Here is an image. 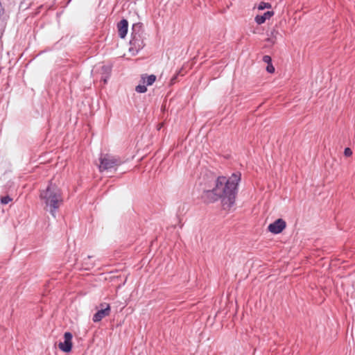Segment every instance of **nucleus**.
<instances>
[{
    "instance_id": "f257e3e1",
    "label": "nucleus",
    "mask_w": 355,
    "mask_h": 355,
    "mask_svg": "<svg viewBox=\"0 0 355 355\" xmlns=\"http://www.w3.org/2000/svg\"><path fill=\"white\" fill-rule=\"evenodd\" d=\"M240 180V173H232L229 178L219 176L215 181V187L202 193V200L206 203H211L221 199L223 209L230 210L235 203Z\"/></svg>"
},
{
    "instance_id": "f03ea898",
    "label": "nucleus",
    "mask_w": 355,
    "mask_h": 355,
    "mask_svg": "<svg viewBox=\"0 0 355 355\" xmlns=\"http://www.w3.org/2000/svg\"><path fill=\"white\" fill-rule=\"evenodd\" d=\"M40 198L45 204L46 209L55 218V212L63 203L61 189L51 182L45 190L40 192Z\"/></svg>"
},
{
    "instance_id": "7ed1b4c3",
    "label": "nucleus",
    "mask_w": 355,
    "mask_h": 355,
    "mask_svg": "<svg viewBox=\"0 0 355 355\" xmlns=\"http://www.w3.org/2000/svg\"><path fill=\"white\" fill-rule=\"evenodd\" d=\"M100 164L98 169L100 172L116 171L117 167L122 164L121 159L109 154H101L99 157Z\"/></svg>"
},
{
    "instance_id": "20e7f679",
    "label": "nucleus",
    "mask_w": 355,
    "mask_h": 355,
    "mask_svg": "<svg viewBox=\"0 0 355 355\" xmlns=\"http://www.w3.org/2000/svg\"><path fill=\"white\" fill-rule=\"evenodd\" d=\"M101 309L98 310L93 316L94 322H100L103 318L110 314V306L109 304L102 303L100 304Z\"/></svg>"
},
{
    "instance_id": "39448f33",
    "label": "nucleus",
    "mask_w": 355,
    "mask_h": 355,
    "mask_svg": "<svg viewBox=\"0 0 355 355\" xmlns=\"http://www.w3.org/2000/svg\"><path fill=\"white\" fill-rule=\"evenodd\" d=\"M286 222L283 219L279 218L270 223L268 227V230L270 232L277 234L281 233L286 228Z\"/></svg>"
},
{
    "instance_id": "423d86ee",
    "label": "nucleus",
    "mask_w": 355,
    "mask_h": 355,
    "mask_svg": "<svg viewBox=\"0 0 355 355\" xmlns=\"http://www.w3.org/2000/svg\"><path fill=\"white\" fill-rule=\"evenodd\" d=\"M72 334L65 332L64 334V342H60L58 345L59 348L64 352H69L72 348Z\"/></svg>"
},
{
    "instance_id": "0eeeda50",
    "label": "nucleus",
    "mask_w": 355,
    "mask_h": 355,
    "mask_svg": "<svg viewBox=\"0 0 355 355\" xmlns=\"http://www.w3.org/2000/svg\"><path fill=\"white\" fill-rule=\"evenodd\" d=\"M118 33L121 38H124L128 33V21L125 19H121L117 24Z\"/></svg>"
},
{
    "instance_id": "6e6552de",
    "label": "nucleus",
    "mask_w": 355,
    "mask_h": 355,
    "mask_svg": "<svg viewBox=\"0 0 355 355\" xmlns=\"http://www.w3.org/2000/svg\"><path fill=\"white\" fill-rule=\"evenodd\" d=\"M273 15H274L273 11H267L262 15H257L255 17V21L258 24H262L266 21V19H268L272 16H273Z\"/></svg>"
},
{
    "instance_id": "1a4fd4ad",
    "label": "nucleus",
    "mask_w": 355,
    "mask_h": 355,
    "mask_svg": "<svg viewBox=\"0 0 355 355\" xmlns=\"http://www.w3.org/2000/svg\"><path fill=\"white\" fill-rule=\"evenodd\" d=\"M141 80L143 84H146L148 86L152 85L156 80V76L151 74H142L141 76Z\"/></svg>"
},
{
    "instance_id": "9d476101",
    "label": "nucleus",
    "mask_w": 355,
    "mask_h": 355,
    "mask_svg": "<svg viewBox=\"0 0 355 355\" xmlns=\"http://www.w3.org/2000/svg\"><path fill=\"white\" fill-rule=\"evenodd\" d=\"M278 35V31L275 29L271 31L269 37L267 38V41L270 42L271 44H275L277 40V35Z\"/></svg>"
},
{
    "instance_id": "9b49d317",
    "label": "nucleus",
    "mask_w": 355,
    "mask_h": 355,
    "mask_svg": "<svg viewBox=\"0 0 355 355\" xmlns=\"http://www.w3.org/2000/svg\"><path fill=\"white\" fill-rule=\"evenodd\" d=\"M101 75H110L112 71V67L108 65H103L101 69Z\"/></svg>"
},
{
    "instance_id": "f8f14e48",
    "label": "nucleus",
    "mask_w": 355,
    "mask_h": 355,
    "mask_svg": "<svg viewBox=\"0 0 355 355\" xmlns=\"http://www.w3.org/2000/svg\"><path fill=\"white\" fill-rule=\"evenodd\" d=\"M135 91L138 93H145L147 91V87L145 84L139 85L136 87Z\"/></svg>"
},
{
    "instance_id": "ddd939ff",
    "label": "nucleus",
    "mask_w": 355,
    "mask_h": 355,
    "mask_svg": "<svg viewBox=\"0 0 355 355\" xmlns=\"http://www.w3.org/2000/svg\"><path fill=\"white\" fill-rule=\"evenodd\" d=\"M271 6L269 3L261 2L258 6L259 10H264L265 8H269Z\"/></svg>"
},
{
    "instance_id": "4468645a",
    "label": "nucleus",
    "mask_w": 355,
    "mask_h": 355,
    "mask_svg": "<svg viewBox=\"0 0 355 355\" xmlns=\"http://www.w3.org/2000/svg\"><path fill=\"white\" fill-rule=\"evenodd\" d=\"M11 200H12V198L8 196H3L1 198V204H3V205L8 204Z\"/></svg>"
},
{
    "instance_id": "2eb2a0df",
    "label": "nucleus",
    "mask_w": 355,
    "mask_h": 355,
    "mask_svg": "<svg viewBox=\"0 0 355 355\" xmlns=\"http://www.w3.org/2000/svg\"><path fill=\"white\" fill-rule=\"evenodd\" d=\"M262 60H263L265 63H267L268 64L272 63V59H271V57H270V56H269V55H264V56L263 57Z\"/></svg>"
},
{
    "instance_id": "dca6fc26",
    "label": "nucleus",
    "mask_w": 355,
    "mask_h": 355,
    "mask_svg": "<svg viewBox=\"0 0 355 355\" xmlns=\"http://www.w3.org/2000/svg\"><path fill=\"white\" fill-rule=\"evenodd\" d=\"M266 70L268 73H273L275 71V67L272 66V63L270 64H268L267 67H266Z\"/></svg>"
},
{
    "instance_id": "f3484780",
    "label": "nucleus",
    "mask_w": 355,
    "mask_h": 355,
    "mask_svg": "<svg viewBox=\"0 0 355 355\" xmlns=\"http://www.w3.org/2000/svg\"><path fill=\"white\" fill-rule=\"evenodd\" d=\"M110 76V75H102L101 78V81L103 82L104 84H106Z\"/></svg>"
},
{
    "instance_id": "a211bd4d",
    "label": "nucleus",
    "mask_w": 355,
    "mask_h": 355,
    "mask_svg": "<svg viewBox=\"0 0 355 355\" xmlns=\"http://www.w3.org/2000/svg\"><path fill=\"white\" fill-rule=\"evenodd\" d=\"M344 154L346 157H349L352 155V151L349 148H346L344 150Z\"/></svg>"
},
{
    "instance_id": "6ab92c4d",
    "label": "nucleus",
    "mask_w": 355,
    "mask_h": 355,
    "mask_svg": "<svg viewBox=\"0 0 355 355\" xmlns=\"http://www.w3.org/2000/svg\"><path fill=\"white\" fill-rule=\"evenodd\" d=\"M137 42H139V40L135 38V35L132 37V39L130 41V44L131 45H134L135 46L136 45V43Z\"/></svg>"
},
{
    "instance_id": "aec40b11",
    "label": "nucleus",
    "mask_w": 355,
    "mask_h": 355,
    "mask_svg": "<svg viewBox=\"0 0 355 355\" xmlns=\"http://www.w3.org/2000/svg\"><path fill=\"white\" fill-rule=\"evenodd\" d=\"M91 257H92L91 256H87V257L84 259V263L85 265H87V261L89 260Z\"/></svg>"
},
{
    "instance_id": "412c9836",
    "label": "nucleus",
    "mask_w": 355,
    "mask_h": 355,
    "mask_svg": "<svg viewBox=\"0 0 355 355\" xmlns=\"http://www.w3.org/2000/svg\"><path fill=\"white\" fill-rule=\"evenodd\" d=\"M176 76H175L172 79H171V81H173L175 78H176Z\"/></svg>"
}]
</instances>
